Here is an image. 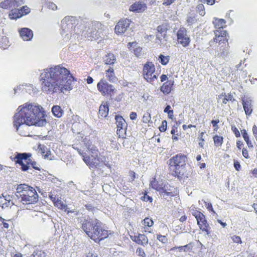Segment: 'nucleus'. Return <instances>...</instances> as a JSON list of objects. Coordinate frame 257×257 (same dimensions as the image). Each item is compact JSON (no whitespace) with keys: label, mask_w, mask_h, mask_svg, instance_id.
<instances>
[{"label":"nucleus","mask_w":257,"mask_h":257,"mask_svg":"<svg viewBox=\"0 0 257 257\" xmlns=\"http://www.w3.org/2000/svg\"><path fill=\"white\" fill-rule=\"evenodd\" d=\"M91 163L90 165V169L94 170L95 168H98L101 166L100 164V160L97 159V157H94L92 156Z\"/></svg>","instance_id":"c9c22d12"},{"label":"nucleus","mask_w":257,"mask_h":257,"mask_svg":"<svg viewBox=\"0 0 257 257\" xmlns=\"http://www.w3.org/2000/svg\"><path fill=\"white\" fill-rule=\"evenodd\" d=\"M186 156L182 154L176 155L169 160L171 170L173 171L172 175L179 179H182L186 173Z\"/></svg>","instance_id":"20e7f679"},{"label":"nucleus","mask_w":257,"mask_h":257,"mask_svg":"<svg viewBox=\"0 0 257 257\" xmlns=\"http://www.w3.org/2000/svg\"><path fill=\"white\" fill-rule=\"evenodd\" d=\"M177 40L179 44L183 47L188 46L190 42V37L187 34L186 29L184 27L180 28L177 33Z\"/></svg>","instance_id":"9b49d317"},{"label":"nucleus","mask_w":257,"mask_h":257,"mask_svg":"<svg viewBox=\"0 0 257 257\" xmlns=\"http://www.w3.org/2000/svg\"><path fill=\"white\" fill-rule=\"evenodd\" d=\"M213 24L216 29L223 28L226 24V21L224 19L214 18Z\"/></svg>","instance_id":"473e14b6"},{"label":"nucleus","mask_w":257,"mask_h":257,"mask_svg":"<svg viewBox=\"0 0 257 257\" xmlns=\"http://www.w3.org/2000/svg\"><path fill=\"white\" fill-rule=\"evenodd\" d=\"M136 253L138 254V255L140 256L144 257L146 255V253L144 251V250L141 247L138 248L136 251Z\"/></svg>","instance_id":"864d4df0"},{"label":"nucleus","mask_w":257,"mask_h":257,"mask_svg":"<svg viewBox=\"0 0 257 257\" xmlns=\"http://www.w3.org/2000/svg\"><path fill=\"white\" fill-rule=\"evenodd\" d=\"M159 192H160L161 195L163 197H165V196H174L173 193L171 191L169 192L167 191V189L165 188V186L164 187H162V189H161Z\"/></svg>","instance_id":"a18cd8bd"},{"label":"nucleus","mask_w":257,"mask_h":257,"mask_svg":"<svg viewBox=\"0 0 257 257\" xmlns=\"http://www.w3.org/2000/svg\"><path fill=\"white\" fill-rule=\"evenodd\" d=\"M231 130H232V132L234 133L236 137L238 138L240 136V133H239V131L238 130V129L235 127V126L232 125L231 126Z\"/></svg>","instance_id":"6e6d98bb"},{"label":"nucleus","mask_w":257,"mask_h":257,"mask_svg":"<svg viewBox=\"0 0 257 257\" xmlns=\"http://www.w3.org/2000/svg\"><path fill=\"white\" fill-rule=\"evenodd\" d=\"M20 37L24 41H30L33 37V31L28 28H23L19 30Z\"/></svg>","instance_id":"a211bd4d"},{"label":"nucleus","mask_w":257,"mask_h":257,"mask_svg":"<svg viewBox=\"0 0 257 257\" xmlns=\"http://www.w3.org/2000/svg\"><path fill=\"white\" fill-rule=\"evenodd\" d=\"M231 238H232V240L233 241V242H234L235 243H241V238L238 236L233 235V236L231 237Z\"/></svg>","instance_id":"e2e57ef3"},{"label":"nucleus","mask_w":257,"mask_h":257,"mask_svg":"<svg viewBox=\"0 0 257 257\" xmlns=\"http://www.w3.org/2000/svg\"><path fill=\"white\" fill-rule=\"evenodd\" d=\"M229 53L228 45L227 46L224 47H221L220 49V52H218L215 56L225 58Z\"/></svg>","instance_id":"72a5a7b5"},{"label":"nucleus","mask_w":257,"mask_h":257,"mask_svg":"<svg viewBox=\"0 0 257 257\" xmlns=\"http://www.w3.org/2000/svg\"><path fill=\"white\" fill-rule=\"evenodd\" d=\"M192 215L196 218V220L201 216L203 213L200 212V211H198L196 210H194L192 212Z\"/></svg>","instance_id":"052dcab7"},{"label":"nucleus","mask_w":257,"mask_h":257,"mask_svg":"<svg viewBox=\"0 0 257 257\" xmlns=\"http://www.w3.org/2000/svg\"><path fill=\"white\" fill-rule=\"evenodd\" d=\"M200 229H201L203 231H205L206 233V234L209 235L210 234V231H209V224L208 223L204 224L203 225H199Z\"/></svg>","instance_id":"de8ad7c7"},{"label":"nucleus","mask_w":257,"mask_h":257,"mask_svg":"<svg viewBox=\"0 0 257 257\" xmlns=\"http://www.w3.org/2000/svg\"><path fill=\"white\" fill-rule=\"evenodd\" d=\"M241 132L242 133V137H243L244 141L246 143L248 147L249 148H252L253 145L252 144L251 142L249 140V137H248V135L247 134L246 131L245 130H242L241 131Z\"/></svg>","instance_id":"4c0bfd02"},{"label":"nucleus","mask_w":257,"mask_h":257,"mask_svg":"<svg viewBox=\"0 0 257 257\" xmlns=\"http://www.w3.org/2000/svg\"><path fill=\"white\" fill-rule=\"evenodd\" d=\"M155 67L154 64L151 62H147L144 65L143 69L144 78L147 82L152 83L157 79V76L155 74Z\"/></svg>","instance_id":"1a4fd4ad"},{"label":"nucleus","mask_w":257,"mask_h":257,"mask_svg":"<svg viewBox=\"0 0 257 257\" xmlns=\"http://www.w3.org/2000/svg\"><path fill=\"white\" fill-rule=\"evenodd\" d=\"M150 186L152 187V188L160 191L161 189H162V185L161 184H159L158 183V182L154 179L153 180H152L150 183Z\"/></svg>","instance_id":"a19ab883"},{"label":"nucleus","mask_w":257,"mask_h":257,"mask_svg":"<svg viewBox=\"0 0 257 257\" xmlns=\"http://www.w3.org/2000/svg\"><path fill=\"white\" fill-rule=\"evenodd\" d=\"M97 159L100 160V163H103L104 165L108 167H110V165L108 164V162L106 161L105 158L104 157H97Z\"/></svg>","instance_id":"bf43d9fd"},{"label":"nucleus","mask_w":257,"mask_h":257,"mask_svg":"<svg viewBox=\"0 0 257 257\" xmlns=\"http://www.w3.org/2000/svg\"><path fill=\"white\" fill-rule=\"evenodd\" d=\"M252 133L257 141V126L255 125H254L252 127Z\"/></svg>","instance_id":"338daca9"},{"label":"nucleus","mask_w":257,"mask_h":257,"mask_svg":"<svg viewBox=\"0 0 257 257\" xmlns=\"http://www.w3.org/2000/svg\"><path fill=\"white\" fill-rule=\"evenodd\" d=\"M174 84V81L172 80H169L165 82L161 87V91L164 94H169L171 90L172 87Z\"/></svg>","instance_id":"bb28decb"},{"label":"nucleus","mask_w":257,"mask_h":257,"mask_svg":"<svg viewBox=\"0 0 257 257\" xmlns=\"http://www.w3.org/2000/svg\"><path fill=\"white\" fill-rule=\"evenodd\" d=\"M167 127V122L164 120L162 122L161 125L159 127V130L161 132H164L166 131Z\"/></svg>","instance_id":"3c124183"},{"label":"nucleus","mask_w":257,"mask_h":257,"mask_svg":"<svg viewBox=\"0 0 257 257\" xmlns=\"http://www.w3.org/2000/svg\"><path fill=\"white\" fill-rule=\"evenodd\" d=\"M196 11L200 15L203 16L205 14V8L203 4H200L197 5L196 7Z\"/></svg>","instance_id":"c03bdc74"},{"label":"nucleus","mask_w":257,"mask_h":257,"mask_svg":"<svg viewBox=\"0 0 257 257\" xmlns=\"http://www.w3.org/2000/svg\"><path fill=\"white\" fill-rule=\"evenodd\" d=\"M25 85H20L18 86L17 87L14 88L15 94L18 92V91L22 90V91H25Z\"/></svg>","instance_id":"4d7b16f0"},{"label":"nucleus","mask_w":257,"mask_h":257,"mask_svg":"<svg viewBox=\"0 0 257 257\" xmlns=\"http://www.w3.org/2000/svg\"><path fill=\"white\" fill-rule=\"evenodd\" d=\"M40 77L42 90L47 94L65 93L73 88L74 77L68 69L61 65L44 69Z\"/></svg>","instance_id":"f257e3e1"},{"label":"nucleus","mask_w":257,"mask_h":257,"mask_svg":"<svg viewBox=\"0 0 257 257\" xmlns=\"http://www.w3.org/2000/svg\"><path fill=\"white\" fill-rule=\"evenodd\" d=\"M101 33V24L98 22L88 24L82 31V35L91 40L97 39Z\"/></svg>","instance_id":"423d86ee"},{"label":"nucleus","mask_w":257,"mask_h":257,"mask_svg":"<svg viewBox=\"0 0 257 257\" xmlns=\"http://www.w3.org/2000/svg\"><path fill=\"white\" fill-rule=\"evenodd\" d=\"M243 109L247 115L251 114L252 111L251 100L250 99H242Z\"/></svg>","instance_id":"b1692460"},{"label":"nucleus","mask_w":257,"mask_h":257,"mask_svg":"<svg viewBox=\"0 0 257 257\" xmlns=\"http://www.w3.org/2000/svg\"><path fill=\"white\" fill-rule=\"evenodd\" d=\"M48 8L49 9H51L52 10H55L57 9V7L56 5V4H55L54 3L50 2L48 4Z\"/></svg>","instance_id":"69168bd1"},{"label":"nucleus","mask_w":257,"mask_h":257,"mask_svg":"<svg viewBox=\"0 0 257 257\" xmlns=\"http://www.w3.org/2000/svg\"><path fill=\"white\" fill-rule=\"evenodd\" d=\"M234 100L233 99V96L231 95H229L228 96H226L223 99V100H222V102L224 104H226L227 103V102L228 101H232V100Z\"/></svg>","instance_id":"13d9d810"},{"label":"nucleus","mask_w":257,"mask_h":257,"mask_svg":"<svg viewBox=\"0 0 257 257\" xmlns=\"http://www.w3.org/2000/svg\"><path fill=\"white\" fill-rule=\"evenodd\" d=\"M227 32L225 30H223V28L218 29L214 31L215 38H214V41L216 40V42L220 43L221 42L226 41L228 40L224 38L226 36Z\"/></svg>","instance_id":"412c9836"},{"label":"nucleus","mask_w":257,"mask_h":257,"mask_svg":"<svg viewBox=\"0 0 257 257\" xmlns=\"http://www.w3.org/2000/svg\"><path fill=\"white\" fill-rule=\"evenodd\" d=\"M146 8V4L142 2H138L131 5L130 8V10L131 11L140 13L145 11Z\"/></svg>","instance_id":"4be33fe9"},{"label":"nucleus","mask_w":257,"mask_h":257,"mask_svg":"<svg viewBox=\"0 0 257 257\" xmlns=\"http://www.w3.org/2000/svg\"><path fill=\"white\" fill-rule=\"evenodd\" d=\"M25 91L26 92L28 93L30 95H34L38 92L37 89L34 87L31 84H25Z\"/></svg>","instance_id":"f704fd0d"},{"label":"nucleus","mask_w":257,"mask_h":257,"mask_svg":"<svg viewBox=\"0 0 257 257\" xmlns=\"http://www.w3.org/2000/svg\"><path fill=\"white\" fill-rule=\"evenodd\" d=\"M16 197L23 204H34L38 201V195L34 188L25 184L19 185L16 189Z\"/></svg>","instance_id":"7ed1b4c3"},{"label":"nucleus","mask_w":257,"mask_h":257,"mask_svg":"<svg viewBox=\"0 0 257 257\" xmlns=\"http://www.w3.org/2000/svg\"><path fill=\"white\" fill-rule=\"evenodd\" d=\"M54 204L55 206L62 210L65 212L67 210L68 208L67 205L64 204L61 200L59 199V198H57V201H56Z\"/></svg>","instance_id":"e433bc0d"},{"label":"nucleus","mask_w":257,"mask_h":257,"mask_svg":"<svg viewBox=\"0 0 257 257\" xmlns=\"http://www.w3.org/2000/svg\"><path fill=\"white\" fill-rule=\"evenodd\" d=\"M157 238L160 241H161L164 243H166L167 241V237L164 235H162L159 234V235H158Z\"/></svg>","instance_id":"5fc2aeb1"},{"label":"nucleus","mask_w":257,"mask_h":257,"mask_svg":"<svg viewBox=\"0 0 257 257\" xmlns=\"http://www.w3.org/2000/svg\"><path fill=\"white\" fill-rule=\"evenodd\" d=\"M192 215L196 218V220L201 216L203 213L200 212V211H198L196 210H194L192 212Z\"/></svg>","instance_id":"680f3d73"},{"label":"nucleus","mask_w":257,"mask_h":257,"mask_svg":"<svg viewBox=\"0 0 257 257\" xmlns=\"http://www.w3.org/2000/svg\"><path fill=\"white\" fill-rule=\"evenodd\" d=\"M20 10L21 13L23 14V16L24 15H27L30 12V9L27 6L23 7Z\"/></svg>","instance_id":"603ef678"},{"label":"nucleus","mask_w":257,"mask_h":257,"mask_svg":"<svg viewBox=\"0 0 257 257\" xmlns=\"http://www.w3.org/2000/svg\"><path fill=\"white\" fill-rule=\"evenodd\" d=\"M14 116V126L20 135H25L21 129L24 125L44 126L47 122L43 107L36 103H25L20 106Z\"/></svg>","instance_id":"f03ea898"},{"label":"nucleus","mask_w":257,"mask_h":257,"mask_svg":"<svg viewBox=\"0 0 257 257\" xmlns=\"http://www.w3.org/2000/svg\"><path fill=\"white\" fill-rule=\"evenodd\" d=\"M186 21L188 26H191L196 22L197 20L195 16L193 15H189L187 17Z\"/></svg>","instance_id":"49530a36"},{"label":"nucleus","mask_w":257,"mask_h":257,"mask_svg":"<svg viewBox=\"0 0 257 257\" xmlns=\"http://www.w3.org/2000/svg\"><path fill=\"white\" fill-rule=\"evenodd\" d=\"M10 195L0 196V208L3 209L8 208L15 204Z\"/></svg>","instance_id":"aec40b11"},{"label":"nucleus","mask_w":257,"mask_h":257,"mask_svg":"<svg viewBox=\"0 0 257 257\" xmlns=\"http://www.w3.org/2000/svg\"><path fill=\"white\" fill-rule=\"evenodd\" d=\"M115 119L117 127V134L122 138L123 134L126 132L127 123L121 116L115 115Z\"/></svg>","instance_id":"f8f14e48"},{"label":"nucleus","mask_w":257,"mask_h":257,"mask_svg":"<svg viewBox=\"0 0 257 257\" xmlns=\"http://www.w3.org/2000/svg\"><path fill=\"white\" fill-rule=\"evenodd\" d=\"M86 257H98L97 253H95L94 251H90L89 252Z\"/></svg>","instance_id":"774afa93"},{"label":"nucleus","mask_w":257,"mask_h":257,"mask_svg":"<svg viewBox=\"0 0 257 257\" xmlns=\"http://www.w3.org/2000/svg\"><path fill=\"white\" fill-rule=\"evenodd\" d=\"M130 25L128 19L120 20L115 27V32L118 35L123 34Z\"/></svg>","instance_id":"4468645a"},{"label":"nucleus","mask_w":257,"mask_h":257,"mask_svg":"<svg viewBox=\"0 0 257 257\" xmlns=\"http://www.w3.org/2000/svg\"><path fill=\"white\" fill-rule=\"evenodd\" d=\"M51 111L55 117L60 118L62 116L64 111L59 105H54L52 107Z\"/></svg>","instance_id":"c85d7f7f"},{"label":"nucleus","mask_w":257,"mask_h":257,"mask_svg":"<svg viewBox=\"0 0 257 257\" xmlns=\"http://www.w3.org/2000/svg\"><path fill=\"white\" fill-rule=\"evenodd\" d=\"M128 48L131 51H133L135 56L137 57L141 58L143 56L142 48L138 45L136 42H130L127 44Z\"/></svg>","instance_id":"6ab92c4d"},{"label":"nucleus","mask_w":257,"mask_h":257,"mask_svg":"<svg viewBox=\"0 0 257 257\" xmlns=\"http://www.w3.org/2000/svg\"><path fill=\"white\" fill-rule=\"evenodd\" d=\"M157 31H158V33H159L160 34L162 35L161 36H160L159 34H157L156 35L157 38L158 40H160L162 39L161 38L162 36H163L164 37L166 35V29L164 28L162 26H159L157 27Z\"/></svg>","instance_id":"ea45409f"},{"label":"nucleus","mask_w":257,"mask_h":257,"mask_svg":"<svg viewBox=\"0 0 257 257\" xmlns=\"http://www.w3.org/2000/svg\"><path fill=\"white\" fill-rule=\"evenodd\" d=\"M83 143L86 148L92 154L97 156L98 150L97 147L92 143L88 137H85L83 139Z\"/></svg>","instance_id":"dca6fc26"},{"label":"nucleus","mask_w":257,"mask_h":257,"mask_svg":"<svg viewBox=\"0 0 257 257\" xmlns=\"http://www.w3.org/2000/svg\"><path fill=\"white\" fill-rule=\"evenodd\" d=\"M75 22V17L71 16L65 17L61 21V35L66 40H68L71 36Z\"/></svg>","instance_id":"6e6552de"},{"label":"nucleus","mask_w":257,"mask_h":257,"mask_svg":"<svg viewBox=\"0 0 257 257\" xmlns=\"http://www.w3.org/2000/svg\"><path fill=\"white\" fill-rule=\"evenodd\" d=\"M9 17L12 20H15L23 16L20 10L17 8L12 9L9 13Z\"/></svg>","instance_id":"c756f323"},{"label":"nucleus","mask_w":257,"mask_h":257,"mask_svg":"<svg viewBox=\"0 0 257 257\" xmlns=\"http://www.w3.org/2000/svg\"><path fill=\"white\" fill-rule=\"evenodd\" d=\"M159 59L160 60V63L162 65H166L168 64V63L169 61L170 57L169 56H165L162 54H160L159 56Z\"/></svg>","instance_id":"79ce46f5"},{"label":"nucleus","mask_w":257,"mask_h":257,"mask_svg":"<svg viewBox=\"0 0 257 257\" xmlns=\"http://www.w3.org/2000/svg\"><path fill=\"white\" fill-rule=\"evenodd\" d=\"M133 240L139 244L143 246L147 245L148 243V238L144 234H139L138 236H135Z\"/></svg>","instance_id":"5701e85b"},{"label":"nucleus","mask_w":257,"mask_h":257,"mask_svg":"<svg viewBox=\"0 0 257 257\" xmlns=\"http://www.w3.org/2000/svg\"><path fill=\"white\" fill-rule=\"evenodd\" d=\"M49 197L50 198L51 200L54 203V204L56 201H57V198H58V197H57L56 195H53L52 192L50 193L49 195Z\"/></svg>","instance_id":"0e129e2a"},{"label":"nucleus","mask_w":257,"mask_h":257,"mask_svg":"<svg viewBox=\"0 0 257 257\" xmlns=\"http://www.w3.org/2000/svg\"><path fill=\"white\" fill-rule=\"evenodd\" d=\"M97 88L102 95H106L111 96L116 89L114 86L108 83L107 81L102 78L97 84Z\"/></svg>","instance_id":"9d476101"},{"label":"nucleus","mask_w":257,"mask_h":257,"mask_svg":"<svg viewBox=\"0 0 257 257\" xmlns=\"http://www.w3.org/2000/svg\"><path fill=\"white\" fill-rule=\"evenodd\" d=\"M32 248L33 249V252L27 255V257H46V253L44 251L34 246H32Z\"/></svg>","instance_id":"cd10ccee"},{"label":"nucleus","mask_w":257,"mask_h":257,"mask_svg":"<svg viewBox=\"0 0 257 257\" xmlns=\"http://www.w3.org/2000/svg\"><path fill=\"white\" fill-rule=\"evenodd\" d=\"M106 77L110 82H114L116 80L114 70L112 68L110 67L105 71Z\"/></svg>","instance_id":"2f4dec72"},{"label":"nucleus","mask_w":257,"mask_h":257,"mask_svg":"<svg viewBox=\"0 0 257 257\" xmlns=\"http://www.w3.org/2000/svg\"><path fill=\"white\" fill-rule=\"evenodd\" d=\"M213 141L216 146H221L223 143V138L222 137L215 135L213 137Z\"/></svg>","instance_id":"37998d69"},{"label":"nucleus","mask_w":257,"mask_h":257,"mask_svg":"<svg viewBox=\"0 0 257 257\" xmlns=\"http://www.w3.org/2000/svg\"><path fill=\"white\" fill-rule=\"evenodd\" d=\"M24 4V0H6L0 3V7L5 9H13Z\"/></svg>","instance_id":"ddd939ff"},{"label":"nucleus","mask_w":257,"mask_h":257,"mask_svg":"<svg viewBox=\"0 0 257 257\" xmlns=\"http://www.w3.org/2000/svg\"><path fill=\"white\" fill-rule=\"evenodd\" d=\"M197 221L198 225H200L201 224L203 225L205 223H207V220L203 214L201 216H200L198 219H197Z\"/></svg>","instance_id":"09e8293b"},{"label":"nucleus","mask_w":257,"mask_h":257,"mask_svg":"<svg viewBox=\"0 0 257 257\" xmlns=\"http://www.w3.org/2000/svg\"><path fill=\"white\" fill-rule=\"evenodd\" d=\"M192 248L193 245L190 243L183 246L174 247L171 249V250L176 252L177 253H178L179 255H183L186 252L192 250Z\"/></svg>","instance_id":"f3484780"},{"label":"nucleus","mask_w":257,"mask_h":257,"mask_svg":"<svg viewBox=\"0 0 257 257\" xmlns=\"http://www.w3.org/2000/svg\"><path fill=\"white\" fill-rule=\"evenodd\" d=\"M94 230L90 232V238L95 241L99 242L108 236V231L102 227V223L98 220L94 219Z\"/></svg>","instance_id":"0eeeda50"},{"label":"nucleus","mask_w":257,"mask_h":257,"mask_svg":"<svg viewBox=\"0 0 257 257\" xmlns=\"http://www.w3.org/2000/svg\"><path fill=\"white\" fill-rule=\"evenodd\" d=\"M31 156V154L30 153H16L13 160L16 164H18L21 166V169L23 171H28L30 165L34 169L39 170L40 168L38 166L37 163L31 160L30 159Z\"/></svg>","instance_id":"39448f33"},{"label":"nucleus","mask_w":257,"mask_h":257,"mask_svg":"<svg viewBox=\"0 0 257 257\" xmlns=\"http://www.w3.org/2000/svg\"><path fill=\"white\" fill-rule=\"evenodd\" d=\"M103 60L105 64L113 65L116 62L115 56L111 53H107L103 57Z\"/></svg>","instance_id":"a878e982"},{"label":"nucleus","mask_w":257,"mask_h":257,"mask_svg":"<svg viewBox=\"0 0 257 257\" xmlns=\"http://www.w3.org/2000/svg\"><path fill=\"white\" fill-rule=\"evenodd\" d=\"M40 150L42 155L45 157V158H49V154H50V151L48 150V148L44 145L39 146Z\"/></svg>","instance_id":"58836bf2"},{"label":"nucleus","mask_w":257,"mask_h":257,"mask_svg":"<svg viewBox=\"0 0 257 257\" xmlns=\"http://www.w3.org/2000/svg\"><path fill=\"white\" fill-rule=\"evenodd\" d=\"M109 112L108 104L107 102H103L99 106V115L102 117L107 116Z\"/></svg>","instance_id":"393cba45"},{"label":"nucleus","mask_w":257,"mask_h":257,"mask_svg":"<svg viewBox=\"0 0 257 257\" xmlns=\"http://www.w3.org/2000/svg\"><path fill=\"white\" fill-rule=\"evenodd\" d=\"M94 219H89L85 220L81 225L82 230L86 233V234L90 238V232H92L94 230Z\"/></svg>","instance_id":"2eb2a0df"},{"label":"nucleus","mask_w":257,"mask_h":257,"mask_svg":"<svg viewBox=\"0 0 257 257\" xmlns=\"http://www.w3.org/2000/svg\"><path fill=\"white\" fill-rule=\"evenodd\" d=\"M74 149L77 150L78 153L82 156L83 160L84 162L87 164V166H88L89 167H90L91 165V161L92 157H90L89 156H85V153H84L83 151H81V150H79V149L77 148L73 147Z\"/></svg>","instance_id":"7c9ffc66"},{"label":"nucleus","mask_w":257,"mask_h":257,"mask_svg":"<svg viewBox=\"0 0 257 257\" xmlns=\"http://www.w3.org/2000/svg\"><path fill=\"white\" fill-rule=\"evenodd\" d=\"M143 221L144 225L147 226L148 227H151L154 224V221L153 220L148 217L145 218Z\"/></svg>","instance_id":"8fccbe9b"}]
</instances>
